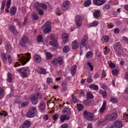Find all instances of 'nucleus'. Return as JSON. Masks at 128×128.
<instances>
[{
    "label": "nucleus",
    "mask_w": 128,
    "mask_h": 128,
    "mask_svg": "<svg viewBox=\"0 0 128 128\" xmlns=\"http://www.w3.org/2000/svg\"><path fill=\"white\" fill-rule=\"evenodd\" d=\"M23 54H22L20 55H18V60L21 63L22 65H24L26 64L30 60V58H31L30 57V54L28 52L24 54V55L27 57V58L23 55Z\"/></svg>",
    "instance_id": "obj_1"
},
{
    "label": "nucleus",
    "mask_w": 128,
    "mask_h": 128,
    "mask_svg": "<svg viewBox=\"0 0 128 128\" xmlns=\"http://www.w3.org/2000/svg\"><path fill=\"white\" fill-rule=\"evenodd\" d=\"M62 112L63 115H61L60 117L61 122H63L66 120H68L70 118L69 116L71 114V112L70 109L66 107L63 109Z\"/></svg>",
    "instance_id": "obj_2"
},
{
    "label": "nucleus",
    "mask_w": 128,
    "mask_h": 128,
    "mask_svg": "<svg viewBox=\"0 0 128 128\" xmlns=\"http://www.w3.org/2000/svg\"><path fill=\"white\" fill-rule=\"evenodd\" d=\"M30 98L33 104L36 105L38 102V100L42 98V95L40 94L36 93L31 95Z\"/></svg>",
    "instance_id": "obj_3"
},
{
    "label": "nucleus",
    "mask_w": 128,
    "mask_h": 128,
    "mask_svg": "<svg viewBox=\"0 0 128 128\" xmlns=\"http://www.w3.org/2000/svg\"><path fill=\"white\" fill-rule=\"evenodd\" d=\"M83 114L84 117L88 120L92 121L94 118V114L87 111H84Z\"/></svg>",
    "instance_id": "obj_4"
},
{
    "label": "nucleus",
    "mask_w": 128,
    "mask_h": 128,
    "mask_svg": "<svg viewBox=\"0 0 128 128\" xmlns=\"http://www.w3.org/2000/svg\"><path fill=\"white\" fill-rule=\"evenodd\" d=\"M45 28L44 30V34L50 33L51 30L50 23L49 22H45L42 26V28Z\"/></svg>",
    "instance_id": "obj_5"
},
{
    "label": "nucleus",
    "mask_w": 128,
    "mask_h": 128,
    "mask_svg": "<svg viewBox=\"0 0 128 128\" xmlns=\"http://www.w3.org/2000/svg\"><path fill=\"white\" fill-rule=\"evenodd\" d=\"M36 109V107H31L29 111L26 114V116L28 118H31L34 116Z\"/></svg>",
    "instance_id": "obj_6"
},
{
    "label": "nucleus",
    "mask_w": 128,
    "mask_h": 128,
    "mask_svg": "<svg viewBox=\"0 0 128 128\" xmlns=\"http://www.w3.org/2000/svg\"><path fill=\"white\" fill-rule=\"evenodd\" d=\"M28 43V39L26 36H22L19 41V44L21 46L25 47L27 44Z\"/></svg>",
    "instance_id": "obj_7"
},
{
    "label": "nucleus",
    "mask_w": 128,
    "mask_h": 128,
    "mask_svg": "<svg viewBox=\"0 0 128 128\" xmlns=\"http://www.w3.org/2000/svg\"><path fill=\"white\" fill-rule=\"evenodd\" d=\"M88 38L87 36L85 35L83 36L80 43V48L86 46L88 44Z\"/></svg>",
    "instance_id": "obj_8"
},
{
    "label": "nucleus",
    "mask_w": 128,
    "mask_h": 128,
    "mask_svg": "<svg viewBox=\"0 0 128 128\" xmlns=\"http://www.w3.org/2000/svg\"><path fill=\"white\" fill-rule=\"evenodd\" d=\"M82 18L79 15L76 16L75 17V22L77 26L78 27L80 26L82 24Z\"/></svg>",
    "instance_id": "obj_9"
},
{
    "label": "nucleus",
    "mask_w": 128,
    "mask_h": 128,
    "mask_svg": "<svg viewBox=\"0 0 128 128\" xmlns=\"http://www.w3.org/2000/svg\"><path fill=\"white\" fill-rule=\"evenodd\" d=\"M114 48L117 52L119 54H120L122 52L121 46L118 43H117L115 44Z\"/></svg>",
    "instance_id": "obj_10"
},
{
    "label": "nucleus",
    "mask_w": 128,
    "mask_h": 128,
    "mask_svg": "<svg viewBox=\"0 0 128 128\" xmlns=\"http://www.w3.org/2000/svg\"><path fill=\"white\" fill-rule=\"evenodd\" d=\"M70 2L68 1H66L64 2L62 4L61 8L62 10L64 11L67 10L70 6Z\"/></svg>",
    "instance_id": "obj_11"
},
{
    "label": "nucleus",
    "mask_w": 128,
    "mask_h": 128,
    "mask_svg": "<svg viewBox=\"0 0 128 128\" xmlns=\"http://www.w3.org/2000/svg\"><path fill=\"white\" fill-rule=\"evenodd\" d=\"M117 117V114L116 113H114L110 115H107L106 118L109 120L113 121L115 120Z\"/></svg>",
    "instance_id": "obj_12"
},
{
    "label": "nucleus",
    "mask_w": 128,
    "mask_h": 128,
    "mask_svg": "<svg viewBox=\"0 0 128 128\" xmlns=\"http://www.w3.org/2000/svg\"><path fill=\"white\" fill-rule=\"evenodd\" d=\"M105 2V0H94L93 3L96 5L100 6L104 4Z\"/></svg>",
    "instance_id": "obj_13"
},
{
    "label": "nucleus",
    "mask_w": 128,
    "mask_h": 128,
    "mask_svg": "<svg viewBox=\"0 0 128 128\" xmlns=\"http://www.w3.org/2000/svg\"><path fill=\"white\" fill-rule=\"evenodd\" d=\"M114 125L117 128H121L123 126V124L121 121L117 120L114 122Z\"/></svg>",
    "instance_id": "obj_14"
},
{
    "label": "nucleus",
    "mask_w": 128,
    "mask_h": 128,
    "mask_svg": "<svg viewBox=\"0 0 128 128\" xmlns=\"http://www.w3.org/2000/svg\"><path fill=\"white\" fill-rule=\"evenodd\" d=\"M78 42L76 40L73 41L72 44V48L74 50L78 48Z\"/></svg>",
    "instance_id": "obj_15"
},
{
    "label": "nucleus",
    "mask_w": 128,
    "mask_h": 128,
    "mask_svg": "<svg viewBox=\"0 0 128 128\" xmlns=\"http://www.w3.org/2000/svg\"><path fill=\"white\" fill-rule=\"evenodd\" d=\"M100 11L99 10H96L94 12L93 16L94 18H97L100 16Z\"/></svg>",
    "instance_id": "obj_16"
},
{
    "label": "nucleus",
    "mask_w": 128,
    "mask_h": 128,
    "mask_svg": "<svg viewBox=\"0 0 128 128\" xmlns=\"http://www.w3.org/2000/svg\"><path fill=\"white\" fill-rule=\"evenodd\" d=\"M62 37L64 43H66L68 41V36L66 34H64L62 36Z\"/></svg>",
    "instance_id": "obj_17"
},
{
    "label": "nucleus",
    "mask_w": 128,
    "mask_h": 128,
    "mask_svg": "<svg viewBox=\"0 0 128 128\" xmlns=\"http://www.w3.org/2000/svg\"><path fill=\"white\" fill-rule=\"evenodd\" d=\"M30 125L31 123L30 122L26 121L20 127H22V128H28Z\"/></svg>",
    "instance_id": "obj_18"
},
{
    "label": "nucleus",
    "mask_w": 128,
    "mask_h": 128,
    "mask_svg": "<svg viewBox=\"0 0 128 128\" xmlns=\"http://www.w3.org/2000/svg\"><path fill=\"white\" fill-rule=\"evenodd\" d=\"M10 31L16 35H17L19 33L15 29V26H11L10 27Z\"/></svg>",
    "instance_id": "obj_19"
},
{
    "label": "nucleus",
    "mask_w": 128,
    "mask_h": 128,
    "mask_svg": "<svg viewBox=\"0 0 128 128\" xmlns=\"http://www.w3.org/2000/svg\"><path fill=\"white\" fill-rule=\"evenodd\" d=\"M76 68V65H74L71 68V73L72 75L73 76H74L75 74Z\"/></svg>",
    "instance_id": "obj_20"
},
{
    "label": "nucleus",
    "mask_w": 128,
    "mask_h": 128,
    "mask_svg": "<svg viewBox=\"0 0 128 128\" xmlns=\"http://www.w3.org/2000/svg\"><path fill=\"white\" fill-rule=\"evenodd\" d=\"M6 52L9 53H11L12 50V46L9 44L6 45Z\"/></svg>",
    "instance_id": "obj_21"
},
{
    "label": "nucleus",
    "mask_w": 128,
    "mask_h": 128,
    "mask_svg": "<svg viewBox=\"0 0 128 128\" xmlns=\"http://www.w3.org/2000/svg\"><path fill=\"white\" fill-rule=\"evenodd\" d=\"M29 68L28 67H24L22 68H20L17 70V71L18 72H26L28 70Z\"/></svg>",
    "instance_id": "obj_22"
},
{
    "label": "nucleus",
    "mask_w": 128,
    "mask_h": 128,
    "mask_svg": "<svg viewBox=\"0 0 128 128\" xmlns=\"http://www.w3.org/2000/svg\"><path fill=\"white\" fill-rule=\"evenodd\" d=\"M8 78L7 79V81L9 82H12V80L13 75L10 73H8Z\"/></svg>",
    "instance_id": "obj_23"
},
{
    "label": "nucleus",
    "mask_w": 128,
    "mask_h": 128,
    "mask_svg": "<svg viewBox=\"0 0 128 128\" xmlns=\"http://www.w3.org/2000/svg\"><path fill=\"white\" fill-rule=\"evenodd\" d=\"M16 8L15 6L12 7L10 9V13L13 15H14L16 12Z\"/></svg>",
    "instance_id": "obj_24"
},
{
    "label": "nucleus",
    "mask_w": 128,
    "mask_h": 128,
    "mask_svg": "<svg viewBox=\"0 0 128 128\" xmlns=\"http://www.w3.org/2000/svg\"><path fill=\"white\" fill-rule=\"evenodd\" d=\"M89 87L91 89L94 90H97L98 89V86L96 85L91 84L89 86Z\"/></svg>",
    "instance_id": "obj_25"
},
{
    "label": "nucleus",
    "mask_w": 128,
    "mask_h": 128,
    "mask_svg": "<svg viewBox=\"0 0 128 128\" xmlns=\"http://www.w3.org/2000/svg\"><path fill=\"white\" fill-rule=\"evenodd\" d=\"M34 60L37 62H40L41 61L40 58V56L38 55H35L34 57Z\"/></svg>",
    "instance_id": "obj_26"
},
{
    "label": "nucleus",
    "mask_w": 128,
    "mask_h": 128,
    "mask_svg": "<svg viewBox=\"0 0 128 128\" xmlns=\"http://www.w3.org/2000/svg\"><path fill=\"white\" fill-rule=\"evenodd\" d=\"M106 102L105 101H104L102 106L100 109V112L102 113L104 112L106 108Z\"/></svg>",
    "instance_id": "obj_27"
},
{
    "label": "nucleus",
    "mask_w": 128,
    "mask_h": 128,
    "mask_svg": "<svg viewBox=\"0 0 128 128\" xmlns=\"http://www.w3.org/2000/svg\"><path fill=\"white\" fill-rule=\"evenodd\" d=\"M98 22L97 21H94L88 24V27H91L93 26H96L98 24Z\"/></svg>",
    "instance_id": "obj_28"
},
{
    "label": "nucleus",
    "mask_w": 128,
    "mask_h": 128,
    "mask_svg": "<svg viewBox=\"0 0 128 128\" xmlns=\"http://www.w3.org/2000/svg\"><path fill=\"white\" fill-rule=\"evenodd\" d=\"M38 72L40 74H44L46 73V70L44 68H39L38 70Z\"/></svg>",
    "instance_id": "obj_29"
},
{
    "label": "nucleus",
    "mask_w": 128,
    "mask_h": 128,
    "mask_svg": "<svg viewBox=\"0 0 128 128\" xmlns=\"http://www.w3.org/2000/svg\"><path fill=\"white\" fill-rule=\"evenodd\" d=\"M49 43L50 45L53 46L54 47L56 46L57 44L56 40L54 39L50 41L49 42Z\"/></svg>",
    "instance_id": "obj_30"
},
{
    "label": "nucleus",
    "mask_w": 128,
    "mask_h": 128,
    "mask_svg": "<svg viewBox=\"0 0 128 128\" xmlns=\"http://www.w3.org/2000/svg\"><path fill=\"white\" fill-rule=\"evenodd\" d=\"M32 19L35 20H37L38 18V16L37 14L35 13H34L32 14Z\"/></svg>",
    "instance_id": "obj_31"
},
{
    "label": "nucleus",
    "mask_w": 128,
    "mask_h": 128,
    "mask_svg": "<svg viewBox=\"0 0 128 128\" xmlns=\"http://www.w3.org/2000/svg\"><path fill=\"white\" fill-rule=\"evenodd\" d=\"M106 121V120L105 119H103L100 120L98 122V124L100 125H104L105 124V122Z\"/></svg>",
    "instance_id": "obj_32"
},
{
    "label": "nucleus",
    "mask_w": 128,
    "mask_h": 128,
    "mask_svg": "<svg viewBox=\"0 0 128 128\" xmlns=\"http://www.w3.org/2000/svg\"><path fill=\"white\" fill-rule=\"evenodd\" d=\"M91 100H84L83 103L86 106H88L90 104H91Z\"/></svg>",
    "instance_id": "obj_33"
},
{
    "label": "nucleus",
    "mask_w": 128,
    "mask_h": 128,
    "mask_svg": "<svg viewBox=\"0 0 128 128\" xmlns=\"http://www.w3.org/2000/svg\"><path fill=\"white\" fill-rule=\"evenodd\" d=\"M1 57L2 59L4 62H5L6 60V57L5 54L2 53L1 54Z\"/></svg>",
    "instance_id": "obj_34"
},
{
    "label": "nucleus",
    "mask_w": 128,
    "mask_h": 128,
    "mask_svg": "<svg viewBox=\"0 0 128 128\" xmlns=\"http://www.w3.org/2000/svg\"><path fill=\"white\" fill-rule=\"evenodd\" d=\"M40 4L38 2L35 3L34 5V8L37 10L40 9Z\"/></svg>",
    "instance_id": "obj_35"
},
{
    "label": "nucleus",
    "mask_w": 128,
    "mask_h": 128,
    "mask_svg": "<svg viewBox=\"0 0 128 128\" xmlns=\"http://www.w3.org/2000/svg\"><path fill=\"white\" fill-rule=\"evenodd\" d=\"M58 62L60 65L64 63L63 60L62 58L59 57L57 58Z\"/></svg>",
    "instance_id": "obj_36"
},
{
    "label": "nucleus",
    "mask_w": 128,
    "mask_h": 128,
    "mask_svg": "<svg viewBox=\"0 0 128 128\" xmlns=\"http://www.w3.org/2000/svg\"><path fill=\"white\" fill-rule=\"evenodd\" d=\"M45 104L44 102L41 103L40 104V109L42 110H43L45 108Z\"/></svg>",
    "instance_id": "obj_37"
},
{
    "label": "nucleus",
    "mask_w": 128,
    "mask_h": 128,
    "mask_svg": "<svg viewBox=\"0 0 128 128\" xmlns=\"http://www.w3.org/2000/svg\"><path fill=\"white\" fill-rule=\"evenodd\" d=\"M91 2L90 0H87L85 2L84 4V6L85 7L89 6L91 4Z\"/></svg>",
    "instance_id": "obj_38"
},
{
    "label": "nucleus",
    "mask_w": 128,
    "mask_h": 128,
    "mask_svg": "<svg viewBox=\"0 0 128 128\" xmlns=\"http://www.w3.org/2000/svg\"><path fill=\"white\" fill-rule=\"evenodd\" d=\"M87 98L88 99H92L93 98V96L92 93L90 92H88L87 94Z\"/></svg>",
    "instance_id": "obj_39"
},
{
    "label": "nucleus",
    "mask_w": 128,
    "mask_h": 128,
    "mask_svg": "<svg viewBox=\"0 0 128 128\" xmlns=\"http://www.w3.org/2000/svg\"><path fill=\"white\" fill-rule=\"evenodd\" d=\"M110 67L112 68H114L115 67V65L112 63L111 61H109L108 62Z\"/></svg>",
    "instance_id": "obj_40"
},
{
    "label": "nucleus",
    "mask_w": 128,
    "mask_h": 128,
    "mask_svg": "<svg viewBox=\"0 0 128 128\" xmlns=\"http://www.w3.org/2000/svg\"><path fill=\"white\" fill-rule=\"evenodd\" d=\"M51 62L52 64L54 65H56L58 63V61L57 59L54 58L51 60Z\"/></svg>",
    "instance_id": "obj_41"
},
{
    "label": "nucleus",
    "mask_w": 128,
    "mask_h": 128,
    "mask_svg": "<svg viewBox=\"0 0 128 128\" xmlns=\"http://www.w3.org/2000/svg\"><path fill=\"white\" fill-rule=\"evenodd\" d=\"M4 94V90L2 88L0 87V99L3 98Z\"/></svg>",
    "instance_id": "obj_42"
},
{
    "label": "nucleus",
    "mask_w": 128,
    "mask_h": 128,
    "mask_svg": "<svg viewBox=\"0 0 128 128\" xmlns=\"http://www.w3.org/2000/svg\"><path fill=\"white\" fill-rule=\"evenodd\" d=\"M92 56V52L91 51L88 52L86 54V57L87 58H89Z\"/></svg>",
    "instance_id": "obj_43"
},
{
    "label": "nucleus",
    "mask_w": 128,
    "mask_h": 128,
    "mask_svg": "<svg viewBox=\"0 0 128 128\" xmlns=\"http://www.w3.org/2000/svg\"><path fill=\"white\" fill-rule=\"evenodd\" d=\"M78 111H80L82 110L84 108V106L81 104H79L78 105Z\"/></svg>",
    "instance_id": "obj_44"
},
{
    "label": "nucleus",
    "mask_w": 128,
    "mask_h": 128,
    "mask_svg": "<svg viewBox=\"0 0 128 128\" xmlns=\"http://www.w3.org/2000/svg\"><path fill=\"white\" fill-rule=\"evenodd\" d=\"M46 59L48 60L52 58V55L50 52H46Z\"/></svg>",
    "instance_id": "obj_45"
},
{
    "label": "nucleus",
    "mask_w": 128,
    "mask_h": 128,
    "mask_svg": "<svg viewBox=\"0 0 128 128\" xmlns=\"http://www.w3.org/2000/svg\"><path fill=\"white\" fill-rule=\"evenodd\" d=\"M110 101L114 103H116L117 102V99L112 97L110 100Z\"/></svg>",
    "instance_id": "obj_46"
},
{
    "label": "nucleus",
    "mask_w": 128,
    "mask_h": 128,
    "mask_svg": "<svg viewBox=\"0 0 128 128\" xmlns=\"http://www.w3.org/2000/svg\"><path fill=\"white\" fill-rule=\"evenodd\" d=\"M69 48L67 46H64L63 49V52L65 53L69 51Z\"/></svg>",
    "instance_id": "obj_47"
},
{
    "label": "nucleus",
    "mask_w": 128,
    "mask_h": 128,
    "mask_svg": "<svg viewBox=\"0 0 128 128\" xmlns=\"http://www.w3.org/2000/svg\"><path fill=\"white\" fill-rule=\"evenodd\" d=\"M58 118V114H54L52 118L54 121H56Z\"/></svg>",
    "instance_id": "obj_48"
},
{
    "label": "nucleus",
    "mask_w": 128,
    "mask_h": 128,
    "mask_svg": "<svg viewBox=\"0 0 128 128\" xmlns=\"http://www.w3.org/2000/svg\"><path fill=\"white\" fill-rule=\"evenodd\" d=\"M102 40L104 41L105 42H108L109 40V36H104L102 38Z\"/></svg>",
    "instance_id": "obj_49"
},
{
    "label": "nucleus",
    "mask_w": 128,
    "mask_h": 128,
    "mask_svg": "<svg viewBox=\"0 0 128 128\" xmlns=\"http://www.w3.org/2000/svg\"><path fill=\"white\" fill-rule=\"evenodd\" d=\"M112 74L114 76L117 75L118 73V71L117 70L115 69L113 70L112 72Z\"/></svg>",
    "instance_id": "obj_50"
},
{
    "label": "nucleus",
    "mask_w": 128,
    "mask_h": 128,
    "mask_svg": "<svg viewBox=\"0 0 128 128\" xmlns=\"http://www.w3.org/2000/svg\"><path fill=\"white\" fill-rule=\"evenodd\" d=\"M29 104L28 101H26L23 102L21 104V107H24L27 106Z\"/></svg>",
    "instance_id": "obj_51"
},
{
    "label": "nucleus",
    "mask_w": 128,
    "mask_h": 128,
    "mask_svg": "<svg viewBox=\"0 0 128 128\" xmlns=\"http://www.w3.org/2000/svg\"><path fill=\"white\" fill-rule=\"evenodd\" d=\"M37 40L39 42H42V36L40 35H39L37 38Z\"/></svg>",
    "instance_id": "obj_52"
},
{
    "label": "nucleus",
    "mask_w": 128,
    "mask_h": 128,
    "mask_svg": "<svg viewBox=\"0 0 128 128\" xmlns=\"http://www.w3.org/2000/svg\"><path fill=\"white\" fill-rule=\"evenodd\" d=\"M110 6L108 4H106L104 6L103 8L104 10H108L110 8Z\"/></svg>",
    "instance_id": "obj_53"
},
{
    "label": "nucleus",
    "mask_w": 128,
    "mask_h": 128,
    "mask_svg": "<svg viewBox=\"0 0 128 128\" xmlns=\"http://www.w3.org/2000/svg\"><path fill=\"white\" fill-rule=\"evenodd\" d=\"M92 76L90 75L87 78V81L88 82L90 83L92 81Z\"/></svg>",
    "instance_id": "obj_54"
},
{
    "label": "nucleus",
    "mask_w": 128,
    "mask_h": 128,
    "mask_svg": "<svg viewBox=\"0 0 128 128\" xmlns=\"http://www.w3.org/2000/svg\"><path fill=\"white\" fill-rule=\"evenodd\" d=\"M40 8H42L45 9L47 8V6L44 4L43 3L40 4Z\"/></svg>",
    "instance_id": "obj_55"
},
{
    "label": "nucleus",
    "mask_w": 128,
    "mask_h": 128,
    "mask_svg": "<svg viewBox=\"0 0 128 128\" xmlns=\"http://www.w3.org/2000/svg\"><path fill=\"white\" fill-rule=\"evenodd\" d=\"M0 114L1 116H7L8 114L6 112L2 111L0 113Z\"/></svg>",
    "instance_id": "obj_56"
},
{
    "label": "nucleus",
    "mask_w": 128,
    "mask_h": 128,
    "mask_svg": "<svg viewBox=\"0 0 128 128\" xmlns=\"http://www.w3.org/2000/svg\"><path fill=\"white\" fill-rule=\"evenodd\" d=\"M105 50L104 51V53L105 55H106L109 52L110 49L106 47L105 48Z\"/></svg>",
    "instance_id": "obj_57"
},
{
    "label": "nucleus",
    "mask_w": 128,
    "mask_h": 128,
    "mask_svg": "<svg viewBox=\"0 0 128 128\" xmlns=\"http://www.w3.org/2000/svg\"><path fill=\"white\" fill-rule=\"evenodd\" d=\"M11 4V0H8L7 2V3L6 4V6H7L8 8H9Z\"/></svg>",
    "instance_id": "obj_58"
},
{
    "label": "nucleus",
    "mask_w": 128,
    "mask_h": 128,
    "mask_svg": "<svg viewBox=\"0 0 128 128\" xmlns=\"http://www.w3.org/2000/svg\"><path fill=\"white\" fill-rule=\"evenodd\" d=\"M87 64L89 66V67L90 68V70L91 71L93 70V66L92 65V64L89 62H88L87 63Z\"/></svg>",
    "instance_id": "obj_59"
},
{
    "label": "nucleus",
    "mask_w": 128,
    "mask_h": 128,
    "mask_svg": "<svg viewBox=\"0 0 128 128\" xmlns=\"http://www.w3.org/2000/svg\"><path fill=\"white\" fill-rule=\"evenodd\" d=\"M8 58L9 62L10 64L12 63V58L10 55H9L8 56Z\"/></svg>",
    "instance_id": "obj_60"
},
{
    "label": "nucleus",
    "mask_w": 128,
    "mask_h": 128,
    "mask_svg": "<svg viewBox=\"0 0 128 128\" xmlns=\"http://www.w3.org/2000/svg\"><path fill=\"white\" fill-rule=\"evenodd\" d=\"M20 72V75L22 78H24L26 77V73L25 72Z\"/></svg>",
    "instance_id": "obj_61"
},
{
    "label": "nucleus",
    "mask_w": 128,
    "mask_h": 128,
    "mask_svg": "<svg viewBox=\"0 0 128 128\" xmlns=\"http://www.w3.org/2000/svg\"><path fill=\"white\" fill-rule=\"evenodd\" d=\"M52 79L51 77H48L47 79V83H50L52 82Z\"/></svg>",
    "instance_id": "obj_62"
},
{
    "label": "nucleus",
    "mask_w": 128,
    "mask_h": 128,
    "mask_svg": "<svg viewBox=\"0 0 128 128\" xmlns=\"http://www.w3.org/2000/svg\"><path fill=\"white\" fill-rule=\"evenodd\" d=\"M122 39L124 42L126 43H128V38L124 36L122 37Z\"/></svg>",
    "instance_id": "obj_63"
},
{
    "label": "nucleus",
    "mask_w": 128,
    "mask_h": 128,
    "mask_svg": "<svg viewBox=\"0 0 128 128\" xmlns=\"http://www.w3.org/2000/svg\"><path fill=\"white\" fill-rule=\"evenodd\" d=\"M68 124H64L61 126V128H68Z\"/></svg>",
    "instance_id": "obj_64"
}]
</instances>
